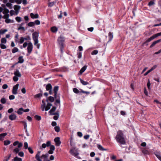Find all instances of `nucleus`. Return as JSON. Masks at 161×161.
<instances>
[{"label":"nucleus","instance_id":"obj_1","mask_svg":"<svg viewBox=\"0 0 161 161\" xmlns=\"http://www.w3.org/2000/svg\"><path fill=\"white\" fill-rule=\"evenodd\" d=\"M115 139L117 142L120 143V144L124 145L126 143L124 134L121 130L118 131Z\"/></svg>","mask_w":161,"mask_h":161},{"label":"nucleus","instance_id":"obj_2","mask_svg":"<svg viewBox=\"0 0 161 161\" xmlns=\"http://www.w3.org/2000/svg\"><path fill=\"white\" fill-rule=\"evenodd\" d=\"M27 46V52L28 54L29 55L31 53L33 48V46L31 42H30L28 43L27 42H25L23 44V46H20V48L21 49H22L23 48H25Z\"/></svg>","mask_w":161,"mask_h":161},{"label":"nucleus","instance_id":"obj_3","mask_svg":"<svg viewBox=\"0 0 161 161\" xmlns=\"http://www.w3.org/2000/svg\"><path fill=\"white\" fill-rule=\"evenodd\" d=\"M30 37L29 36H27L25 37L21 36L20 37L18 40L15 39V41L16 43H18L19 44H21L24 43L25 41L30 40Z\"/></svg>","mask_w":161,"mask_h":161},{"label":"nucleus","instance_id":"obj_4","mask_svg":"<svg viewBox=\"0 0 161 161\" xmlns=\"http://www.w3.org/2000/svg\"><path fill=\"white\" fill-rule=\"evenodd\" d=\"M14 76L13 78V80L14 81H17L19 80V78L21 76V75L18 69H16L14 72Z\"/></svg>","mask_w":161,"mask_h":161},{"label":"nucleus","instance_id":"obj_5","mask_svg":"<svg viewBox=\"0 0 161 161\" xmlns=\"http://www.w3.org/2000/svg\"><path fill=\"white\" fill-rule=\"evenodd\" d=\"M70 154L73 156L76 157L78 159H80V158L78 155L79 154L78 151L77 150L75 149L74 148H73L70 151Z\"/></svg>","mask_w":161,"mask_h":161},{"label":"nucleus","instance_id":"obj_6","mask_svg":"<svg viewBox=\"0 0 161 161\" xmlns=\"http://www.w3.org/2000/svg\"><path fill=\"white\" fill-rule=\"evenodd\" d=\"M33 39L34 41V44L36 45L38 43V33L37 32H34L32 34Z\"/></svg>","mask_w":161,"mask_h":161},{"label":"nucleus","instance_id":"obj_7","mask_svg":"<svg viewBox=\"0 0 161 161\" xmlns=\"http://www.w3.org/2000/svg\"><path fill=\"white\" fill-rule=\"evenodd\" d=\"M19 86V84H17L13 86L12 90V92L13 94H16L17 93V91L18 89Z\"/></svg>","mask_w":161,"mask_h":161},{"label":"nucleus","instance_id":"obj_8","mask_svg":"<svg viewBox=\"0 0 161 161\" xmlns=\"http://www.w3.org/2000/svg\"><path fill=\"white\" fill-rule=\"evenodd\" d=\"M52 87L50 84H48L46 87V89L47 91H49L50 94H52Z\"/></svg>","mask_w":161,"mask_h":161},{"label":"nucleus","instance_id":"obj_9","mask_svg":"<svg viewBox=\"0 0 161 161\" xmlns=\"http://www.w3.org/2000/svg\"><path fill=\"white\" fill-rule=\"evenodd\" d=\"M54 142H55V145L56 146H59L60 144V138L59 137H56L54 139Z\"/></svg>","mask_w":161,"mask_h":161},{"label":"nucleus","instance_id":"obj_10","mask_svg":"<svg viewBox=\"0 0 161 161\" xmlns=\"http://www.w3.org/2000/svg\"><path fill=\"white\" fill-rule=\"evenodd\" d=\"M56 108L55 107H53L49 112L50 114L51 115H54L57 114V113L55 112Z\"/></svg>","mask_w":161,"mask_h":161},{"label":"nucleus","instance_id":"obj_11","mask_svg":"<svg viewBox=\"0 0 161 161\" xmlns=\"http://www.w3.org/2000/svg\"><path fill=\"white\" fill-rule=\"evenodd\" d=\"M46 100L43 99L42 100V104L41 105V108L42 111H44L45 110L46 107V103H45Z\"/></svg>","mask_w":161,"mask_h":161},{"label":"nucleus","instance_id":"obj_12","mask_svg":"<svg viewBox=\"0 0 161 161\" xmlns=\"http://www.w3.org/2000/svg\"><path fill=\"white\" fill-rule=\"evenodd\" d=\"M50 150L48 151V153L50 154H52L53 153V151L55 150V148L54 145H52L50 146Z\"/></svg>","mask_w":161,"mask_h":161},{"label":"nucleus","instance_id":"obj_13","mask_svg":"<svg viewBox=\"0 0 161 161\" xmlns=\"http://www.w3.org/2000/svg\"><path fill=\"white\" fill-rule=\"evenodd\" d=\"M156 37L155 35H153V36H151L150 38H148L144 43V44H146L147 43L151 41L152 40L154 39Z\"/></svg>","mask_w":161,"mask_h":161},{"label":"nucleus","instance_id":"obj_14","mask_svg":"<svg viewBox=\"0 0 161 161\" xmlns=\"http://www.w3.org/2000/svg\"><path fill=\"white\" fill-rule=\"evenodd\" d=\"M17 118V116L14 114H12L9 115L8 116L9 119L11 120H15Z\"/></svg>","mask_w":161,"mask_h":161},{"label":"nucleus","instance_id":"obj_15","mask_svg":"<svg viewBox=\"0 0 161 161\" xmlns=\"http://www.w3.org/2000/svg\"><path fill=\"white\" fill-rule=\"evenodd\" d=\"M59 87L58 86H55L54 87L53 92L54 93V97L55 98H57V92L58 90Z\"/></svg>","mask_w":161,"mask_h":161},{"label":"nucleus","instance_id":"obj_16","mask_svg":"<svg viewBox=\"0 0 161 161\" xmlns=\"http://www.w3.org/2000/svg\"><path fill=\"white\" fill-rule=\"evenodd\" d=\"M161 39H160L158 40L154 41L153 42V43L152 44L150 45V48H152L153 46H154L156 44L160 42H161Z\"/></svg>","mask_w":161,"mask_h":161},{"label":"nucleus","instance_id":"obj_17","mask_svg":"<svg viewBox=\"0 0 161 161\" xmlns=\"http://www.w3.org/2000/svg\"><path fill=\"white\" fill-rule=\"evenodd\" d=\"M30 15L32 19H37L39 17V15L37 14H34L33 13H31Z\"/></svg>","mask_w":161,"mask_h":161},{"label":"nucleus","instance_id":"obj_18","mask_svg":"<svg viewBox=\"0 0 161 161\" xmlns=\"http://www.w3.org/2000/svg\"><path fill=\"white\" fill-rule=\"evenodd\" d=\"M65 40L64 37H61V52H62V48H63L65 46L63 42Z\"/></svg>","mask_w":161,"mask_h":161},{"label":"nucleus","instance_id":"obj_19","mask_svg":"<svg viewBox=\"0 0 161 161\" xmlns=\"http://www.w3.org/2000/svg\"><path fill=\"white\" fill-rule=\"evenodd\" d=\"M5 19V22L7 24L12 23L14 22V20H11L9 19L8 18Z\"/></svg>","mask_w":161,"mask_h":161},{"label":"nucleus","instance_id":"obj_20","mask_svg":"<svg viewBox=\"0 0 161 161\" xmlns=\"http://www.w3.org/2000/svg\"><path fill=\"white\" fill-rule=\"evenodd\" d=\"M24 109L22 108H20L18 109L17 112V113L19 115L22 114L24 112ZM16 112V111H15Z\"/></svg>","mask_w":161,"mask_h":161},{"label":"nucleus","instance_id":"obj_21","mask_svg":"<svg viewBox=\"0 0 161 161\" xmlns=\"http://www.w3.org/2000/svg\"><path fill=\"white\" fill-rule=\"evenodd\" d=\"M52 106V104L51 103L47 102V104L46 105V107L45 109V111H47L49 109H50L51 107Z\"/></svg>","mask_w":161,"mask_h":161},{"label":"nucleus","instance_id":"obj_22","mask_svg":"<svg viewBox=\"0 0 161 161\" xmlns=\"http://www.w3.org/2000/svg\"><path fill=\"white\" fill-rule=\"evenodd\" d=\"M87 68V66L85 65L83 67H82L80 71V73L81 74H82L85 71L86 69Z\"/></svg>","mask_w":161,"mask_h":161},{"label":"nucleus","instance_id":"obj_23","mask_svg":"<svg viewBox=\"0 0 161 161\" xmlns=\"http://www.w3.org/2000/svg\"><path fill=\"white\" fill-rule=\"evenodd\" d=\"M7 135L6 133L0 134V141H3L4 137Z\"/></svg>","mask_w":161,"mask_h":161},{"label":"nucleus","instance_id":"obj_24","mask_svg":"<svg viewBox=\"0 0 161 161\" xmlns=\"http://www.w3.org/2000/svg\"><path fill=\"white\" fill-rule=\"evenodd\" d=\"M108 37H109V40L108 42L111 41L112 40L113 38V33L112 32H110L108 33Z\"/></svg>","mask_w":161,"mask_h":161},{"label":"nucleus","instance_id":"obj_25","mask_svg":"<svg viewBox=\"0 0 161 161\" xmlns=\"http://www.w3.org/2000/svg\"><path fill=\"white\" fill-rule=\"evenodd\" d=\"M9 12V10L7 9V12L6 13V14H4L2 17L3 19H5L6 18H9V14H8Z\"/></svg>","mask_w":161,"mask_h":161},{"label":"nucleus","instance_id":"obj_26","mask_svg":"<svg viewBox=\"0 0 161 161\" xmlns=\"http://www.w3.org/2000/svg\"><path fill=\"white\" fill-rule=\"evenodd\" d=\"M142 153L145 154H148L149 153L148 151L146 148H143L142 150Z\"/></svg>","mask_w":161,"mask_h":161},{"label":"nucleus","instance_id":"obj_27","mask_svg":"<svg viewBox=\"0 0 161 161\" xmlns=\"http://www.w3.org/2000/svg\"><path fill=\"white\" fill-rule=\"evenodd\" d=\"M97 147L98 149L101 151H106L107 149L104 148L103 147L100 145L97 144Z\"/></svg>","mask_w":161,"mask_h":161},{"label":"nucleus","instance_id":"obj_28","mask_svg":"<svg viewBox=\"0 0 161 161\" xmlns=\"http://www.w3.org/2000/svg\"><path fill=\"white\" fill-rule=\"evenodd\" d=\"M19 61L18 63H22L24 61V59H23V57L22 56H20L18 58Z\"/></svg>","mask_w":161,"mask_h":161},{"label":"nucleus","instance_id":"obj_29","mask_svg":"<svg viewBox=\"0 0 161 161\" xmlns=\"http://www.w3.org/2000/svg\"><path fill=\"white\" fill-rule=\"evenodd\" d=\"M54 98L52 96H50L49 97L48 99H47L46 101L47 102H48V101H49L51 102H53L54 101Z\"/></svg>","mask_w":161,"mask_h":161},{"label":"nucleus","instance_id":"obj_30","mask_svg":"<svg viewBox=\"0 0 161 161\" xmlns=\"http://www.w3.org/2000/svg\"><path fill=\"white\" fill-rule=\"evenodd\" d=\"M80 83L83 85H86L87 84H88V83L86 81H84L82 79H81V78H80Z\"/></svg>","mask_w":161,"mask_h":161},{"label":"nucleus","instance_id":"obj_31","mask_svg":"<svg viewBox=\"0 0 161 161\" xmlns=\"http://www.w3.org/2000/svg\"><path fill=\"white\" fill-rule=\"evenodd\" d=\"M73 92L76 94L78 93H80L81 92H80V91L77 88H73Z\"/></svg>","mask_w":161,"mask_h":161},{"label":"nucleus","instance_id":"obj_32","mask_svg":"<svg viewBox=\"0 0 161 161\" xmlns=\"http://www.w3.org/2000/svg\"><path fill=\"white\" fill-rule=\"evenodd\" d=\"M51 31L53 33L56 32L58 31V28L55 26L51 28Z\"/></svg>","mask_w":161,"mask_h":161},{"label":"nucleus","instance_id":"obj_33","mask_svg":"<svg viewBox=\"0 0 161 161\" xmlns=\"http://www.w3.org/2000/svg\"><path fill=\"white\" fill-rule=\"evenodd\" d=\"M20 6L18 5H15L14 7V8L15 10H19L20 8Z\"/></svg>","mask_w":161,"mask_h":161},{"label":"nucleus","instance_id":"obj_34","mask_svg":"<svg viewBox=\"0 0 161 161\" xmlns=\"http://www.w3.org/2000/svg\"><path fill=\"white\" fill-rule=\"evenodd\" d=\"M12 51L13 53H14L19 51V49L16 47H14L12 49Z\"/></svg>","mask_w":161,"mask_h":161},{"label":"nucleus","instance_id":"obj_35","mask_svg":"<svg viewBox=\"0 0 161 161\" xmlns=\"http://www.w3.org/2000/svg\"><path fill=\"white\" fill-rule=\"evenodd\" d=\"M6 6L10 9H12L13 8L12 5L10 3H7L6 4Z\"/></svg>","mask_w":161,"mask_h":161},{"label":"nucleus","instance_id":"obj_36","mask_svg":"<svg viewBox=\"0 0 161 161\" xmlns=\"http://www.w3.org/2000/svg\"><path fill=\"white\" fill-rule=\"evenodd\" d=\"M8 31V30L7 29H1L0 30V34H4L6 32Z\"/></svg>","mask_w":161,"mask_h":161},{"label":"nucleus","instance_id":"obj_37","mask_svg":"<svg viewBox=\"0 0 161 161\" xmlns=\"http://www.w3.org/2000/svg\"><path fill=\"white\" fill-rule=\"evenodd\" d=\"M48 155L47 154H42V155L41 158L43 159V160L45 159L48 158Z\"/></svg>","mask_w":161,"mask_h":161},{"label":"nucleus","instance_id":"obj_38","mask_svg":"<svg viewBox=\"0 0 161 161\" xmlns=\"http://www.w3.org/2000/svg\"><path fill=\"white\" fill-rule=\"evenodd\" d=\"M1 43H6L7 42V40L5 38H3L1 40Z\"/></svg>","mask_w":161,"mask_h":161},{"label":"nucleus","instance_id":"obj_39","mask_svg":"<svg viewBox=\"0 0 161 161\" xmlns=\"http://www.w3.org/2000/svg\"><path fill=\"white\" fill-rule=\"evenodd\" d=\"M155 4V3L154 0H151L150 1L148 4V5H149V6H151L152 5H153Z\"/></svg>","mask_w":161,"mask_h":161},{"label":"nucleus","instance_id":"obj_40","mask_svg":"<svg viewBox=\"0 0 161 161\" xmlns=\"http://www.w3.org/2000/svg\"><path fill=\"white\" fill-rule=\"evenodd\" d=\"M28 26L30 27L33 26L35 25V23L33 22H31L27 24Z\"/></svg>","mask_w":161,"mask_h":161},{"label":"nucleus","instance_id":"obj_41","mask_svg":"<svg viewBox=\"0 0 161 161\" xmlns=\"http://www.w3.org/2000/svg\"><path fill=\"white\" fill-rule=\"evenodd\" d=\"M16 20L18 22H20L21 21V17H17L15 18Z\"/></svg>","mask_w":161,"mask_h":161},{"label":"nucleus","instance_id":"obj_42","mask_svg":"<svg viewBox=\"0 0 161 161\" xmlns=\"http://www.w3.org/2000/svg\"><path fill=\"white\" fill-rule=\"evenodd\" d=\"M10 143V141L9 140L5 141L4 142V145L5 146L8 145Z\"/></svg>","mask_w":161,"mask_h":161},{"label":"nucleus","instance_id":"obj_43","mask_svg":"<svg viewBox=\"0 0 161 161\" xmlns=\"http://www.w3.org/2000/svg\"><path fill=\"white\" fill-rule=\"evenodd\" d=\"M80 92L82 93H86V95H89L90 93V92H87V91H85L82 90V89H80Z\"/></svg>","mask_w":161,"mask_h":161},{"label":"nucleus","instance_id":"obj_44","mask_svg":"<svg viewBox=\"0 0 161 161\" xmlns=\"http://www.w3.org/2000/svg\"><path fill=\"white\" fill-rule=\"evenodd\" d=\"M14 161H22V159L21 158H18L17 157H15L14 158Z\"/></svg>","mask_w":161,"mask_h":161},{"label":"nucleus","instance_id":"obj_45","mask_svg":"<svg viewBox=\"0 0 161 161\" xmlns=\"http://www.w3.org/2000/svg\"><path fill=\"white\" fill-rule=\"evenodd\" d=\"M98 53V51L97 50H95L93 51L91 53V54L92 55H96Z\"/></svg>","mask_w":161,"mask_h":161},{"label":"nucleus","instance_id":"obj_46","mask_svg":"<svg viewBox=\"0 0 161 161\" xmlns=\"http://www.w3.org/2000/svg\"><path fill=\"white\" fill-rule=\"evenodd\" d=\"M24 148L25 149H26L28 148V144L27 142H24Z\"/></svg>","mask_w":161,"mask_h":161},{"label":"nucleus","instance_id":"obj_47","mask_svg":"<svg viewBox=\"0 0 161 161\" xmlns=\"http://www.w3.org/2000/svg\"><path fill=\"white\" fill-rule=\"evenodd\" d=\"M0 47L2 49H5L6 48V45L3 44L1 43L0 45Z\"/></svg>","mask_w":161,"mask_h":161},{"label":"nucleus","instance_id":"obj_48","mask_svg":"<svg viewBox=\"0 0 161 161\" xmlns=\"http://www.w3.org/2000/svg\"><path fill=\"white\" fill-rule=\"evenodd\" d=\"M68 70V69L65 67L61 68V71L66 72Z\"/></svg>","mask_w":161,"mask_h":161},{"label":"nucleus","instance_id":"obj_49","mask_svg":"<svg viewBox=\"0 0 161 161\" xmlns=\"http://www.w3.org/2000/svg\"><path fill=\"white\" fill-rule=\"evenodd\" d=\"M18 30H21L23 31H24L25 30V27H24L21 26H19V27L18 28Z\"/></svg>","mask_w":161,"mask_h":161},{"label":"nucleus","instance_id":"obj_50","mask_svg":"<svg viewBox=\"0 0 161 161\" xmlns=\"http://www.w3.org/2000/svg\"><path fill=\"white\" fill-rule=\"evenodd\" d=\"M35 118L37 120H40L41 119V117L39 115H35Z\"/></svg>","mask_w":161,"mask_h":161},{"label":"nucleus","instance_id":"obj_51","mask_svg":"<svg viewBox=\"0 0 161 161\" xmlns=\"http://www.w3.org/2000/svg\"><path fill=\"white\" fill-rule=\"evenodd\" d=\"M42 96V94L41 93H39L36 95L35 96V98H39Z\"/></svg>","mask_w":161,"mask_h":161},{"label":"nucleus","instance_id":"obj_52","mask_svg":"<svg viewBox=\"0 0 161 161\" xmlns=\"http://www.w3.org/2000/svg\"><path fill=\"white\" fill-rule=\"evenodd\" d=\"M54 129L56 131L58 132L60 131V128L59 126H56L54 127Z\"/></svg>","mask_w":161,"mask_h":161},{"label":"nucleus","instance_id":"obj_53","mask_svg":"<svg viewBox=\"0 0 161 161\" xmlns=\"http://www.w3.org/2000/svg\"><path fill=\"white\" fill-rule=\"evenodd\" d=\"M20 150V149L18 147H17L15 148L14 150V152L16 153H17L19 152Z\"/></svg>","mask_w":161,"mask_h":161},{"label":"nucleus","instance_id":"obj_54","mask_svg":"<svg viewBox=\"0 0 161 161\" xmlns=\"http://www.w3.org/2000/svg\"><path fill=\"white\" fill-rule=\"evenodd\" d=\"M1 102L2 103L5 104L6 102V100L4 98H2L1 100Z\"/></svg>","mask_w":161,"mask_h":161},{"label":"nucleus","instance_id":"obj_55","mask_svg":"<svg viewBox=\"0 0 161 161\" xmlns=\"http://www.w3.org/2000/svg\"><path fill=\"white\" fill-rule=\"evenodd\" d=\"M78 57L79 58H80L82 56V53L81 52H79L77 53Z\"/></svg>","mask_w":161,"mask_h":161},{"label":"nucleus","instance_id":"obj_56","mask_svg":"<svg viewBox=\"0 0 161 161\" xmlns=\"http://www.w3.org/2000/svg\"><path fill=\"white\" fill-rule=\"evenodd\" d=\"M10 14L12 16L15 14V11L13 10H11L10 11Z\"/></svg>","mask_w":161,"mask_h":161},{"label":"nucleus","instance_id":"obj_57","mask_svg":"<svg viewBox=\"0 0 161 161\" xmlns=\"http://www.w3.org/2000/svg\"><path fill=\"white\" fill-rule=\"evenodd\" d=\"M35 24H36V25H39L40 24V21L38 20H36L35 21Z\"/></svg>","mask_w":161,"mask_h":161},{"label":"nucleus","instance_id":"obj_58","mask_svg":"<svg viewBox=\"0 0 161 161\" xmlns=\"http://www.w3.org/2000/svg\"><path fill=\"white\" fill-rule=\"evenodd\" d=\"M9 98L10 100H13L14 99L15 96L14 95H11L9 96Z\"/></svg>","mask_w":161,"mask_h":161},{"label":"nucleus","instance_id":"obj_59","mask_svg":"<svg viewBox=\"0 0 161 161\" xmlns=\"http://www.w3.org/2000/svg\"><path fill=\"white\" fill-rule=\"evenodd\" d=\"M51 142L50 141H48L47 142L46 144L47 147H49V146L50 147V146L51 145Z\"/></svg>","mask_w":161,"mask_h":161},{"label":"nucleus","instance_id":"obj_60","mask_svg":"<svg viewBox=\"0 0 161 161\" xmlns=\"http://www.w3.org/2000/svg\"><path fill=\"white\" fill-rule=\"evenodd\" d=\"M18 155L21 157H23L24 155V153L22 152H19L18 153Z\"/></svg>","mask_w":161,"mask_h":161},{"label":"nucleus","instance_id":"obj_61","mask_svg":"<svg viewBox=\"0 0 161 161\" xmlns=\"http://www.w3.org/2000/svg\"><path fill=\"white\" fill-rule=\"evenodd\" d=\"M28 150L29 152L31 154H32L33 153V151L32 149L30 147L28 148Z\"/></svg>","mask_w":161,"mask_h":161},{"label":"nucleus","instance_id":"obj_62","mask_svg":"<svg viewBox=\"0 0 161 161\" xmlns=\"http://www.w3.org/2000/svg\"><path fill=\"white\" fill-rule=\"evenodd\" d=\"M59 117V115L58 114V115H56L53 116V119L56 120H57L58 118Z\"/></svg>","mask_w":161,"mask_h":161},{"label":"nucleus","instance_id":"obj_63","mask_svg":"<svg viewBox=\"0 0 161 161\" xmlns=\"http://www.w3.org/2000/svg\"><path fill=\"white\" fill-rule=\"evenodd\" d=\"M77 134L78 136L80 137H81L83 135L82 133L81 132H77Z\"/></svg>","mask_w":161,"mask_h":161},{"label":"nucleus","instance_id":"obj_64","mask_svg":"<svg viewBox=\"0 0 161 161\" xmlns=\"http://www.w3.org/2000/svg\"><path fill=\"white\" fill-rule=\"evenodd\" d=\"M157 67V66L156 65H154L153 66V67H152L150 69L151 71H152L154 69H155Z\"/></svg>","mask_w":161,"mask_h":161}]
</instances>
